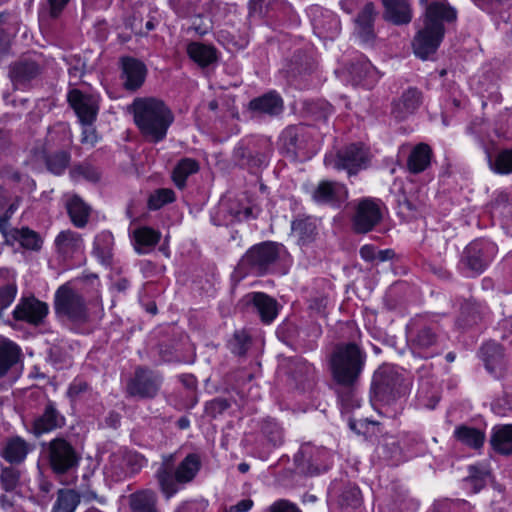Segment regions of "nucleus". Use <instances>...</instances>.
<instances>
[{
    "label": "nucleus",
    "instance_id": "nucleus-1",
    "mask_svg": "<svg viewBox=\"0 0 512 512\" xmlns=\"http://www.w3.org/2000/svg\"><path fill=\"white\" fill-rule=\"evenodd\" d=\"M412 377L404 369L384 363L373 373L369 399L373 406L381 404L383 407L395 405L393 415L401 409L400 400L407 396L412 388Z\"/></svg>",
    "mask_w": 512,
    "mask_h": 512
},
{
    "label": "nucleus",
    "instance_id": "nucleus-2",
    "mask_svg": "<svg viewBox=\"0 0 512 512\" xmlns=\"http://www.w3.org/2000/svg\"><path fill=\"white\" fill-rule=\"evenodd\" d=\"M457 14L444 0H436L426 6L423 25L417 31L412 47L415 55L423 60L436 52L445 34V23L456 20Z\"/></svg>",
    "mask_w": 512,
    "mask_h": 512
},
{
    "label": "nucleus",
    "instance_id": "nucleus-3",
    "mask_svg": "<svg viewBox=\"0 0 512 512\" xmlns=\"http://www.w3.org/2000/svg\"><path fill=\"white\" fill-rule=\"evenodd\" d=\"M131 108L134 122L147 140L158 143L166 137L174 122V114L163 100L140 97L134 99Z\"/></svg>",
    "mask_w": 512,
    "mask_h": 512
},
{
    "label": "nucleus",
    "instance_id": "nucleus-4",
    "mask_svg": "<svg viewBox=\"0 0 512 512\" xmlns=\"http://www.w3.org/2000/svg\"><path fill=\"white\" fill-rule=\"evenodd\" d=\"M365 354H331L329 368L333 380L340 386L338 398L347 409L360 407L357 384L365 367Z\"/></svg>",
    "mask_w": 512,
    "mask_h": 512
},
{
    "label": "nucleus",
    "instance_id": "nucleus-5",
    "mask_svg": "<svg viewBox=\"0 0 512 512\" xmlns=\"http://www.w3.org/2000/svg\"><path fill=\"white\" fill-rule=\"evenodd\" d=\"M174 461V454L163 455L155 472L159 488L166 499L172 498L193 482L202 466L201 458L196 453H189L176 467Z\"/></svg>",
    "mask_w": 512,
    "mask_h": 512
},
{
    "label": "nucleus",
    "instance_id": "nucleus-6",
    "mask_svg": "<svg viewBox=\"0 0 512 512\" xmlns=\"http://www.w3.org/2000/svg\"><path fill=\"white\" fill-rule=\"evenodd\" d=\"M284 251V246L275 242L256 244L242 256L238 268L244 274L262 275L280 258Z\"/></svg>",
    "mask_w": 512,
    "mask_h": 512
},
{
    "label": "nucleus",
    "instance_id": "nucleus-7",
    "mask_svg": "<svg viewBox=\"0 0 512 512\" xmlns=\"http://www.w3.org/2000/svg\"><path fill=\"white\" fill-rule=\"evenodd\" d=\"M162 383L163 376L160 372L138 366L127 382L126 393L128 396L138 399H153L158 395Z\"/></svg>",
    "mask_w": 512,
    "mask_h": 512
},
{
    "label": "nucleus",
    "instance_id": "nucleus-8",
    "mask_svg": "<svg viewBox=\"0 0 512 512\" xmlns=\"http://www.w3.org/2000/svg\"><path fill=\"white\" fill-rule=\"evenodd\" d=\"M353 207L351 222L357 233H368L382 221L384 207L379 199L364 197L354 201Z\"/></svg>",
    "mask_w": 512,
    "mask_h": 512
},
{
    "label": "nucleus",
    "instance_id": "nucleus-9",
    "mask_svg": "<svg viewBox=\"0 0 512 512\" xmlns=\"http://www.w3.org/2000/svg\"><path fill=\"white\" fill-rule=\"evenodd\" d=\"M294 460L299 473L314 476L329 469L332 455L325 448L303 444Z\"/></svg>",
    "mask_w": 512,
    "mask_h": 512
},
{
    "label": "nucleus",
    "instance_id": "nucleus-10",
    "mask_svg": "<svg viewBox=\"0 0 512 512\" xmlns=\"http://www.w3.org/2000/svg\"><path fill=\"white\" fill-rule=\"evenodd\" d=\"M54 306L57 315L66 317L72 322L82 323L88 318L82 296L67 285H62L56 291Z\"/></svg>",
    "mask_w": 512,
    "mask_h": 512
},
{
    "label": "nucleus",
    "instance_id": "nucleus-11",
    "mask_svg": "<svg viewBox=\"0 0 512 512\" xmlns=\"http://www.w3.org/2000/svg\"><path fill=\"white\" fill-rule=\"evenodd\" d=\"M369 158V151L364 146L352 144L339 151L336 156H327L325 164L336 170H346L352 176L368 165Z\"/></svg>",
    "mask_w": 512,
    "mask_h": 512
},
{
    "label": "nucleus",
    "instance_id": "nucleus-12",
    "mask_svg": "<svg viewBox=\"0 0 512 512\" xmlns=\"http://www.w3.org/2000/svg\"><path fill=\"white\" fill-rule=\"evenodd\" d=\"M46 454L53 472L64 474L78 464L73 446L63 438H55L47 444Z\"/></svg>",
    "mask_w": 512,
    "mask_h": 512
},
{
    "label": "nucleus",
    "instance_id": "nucleus-13",
    "mask_svg": "<svg viewBox=\"0 0 512 512\" xmlns=\"http://www.w3.org/2000/svg\"><path fill=\"white\" fill-rule=\"evenodd\" d=\"M495 252V246L487 241H473L463 251L461 264L469 271L471 275L482 273Z\"/></svg>",
    "mask_w": 512,
    "mask_h": 512
},
{
    "label": "nucleus",
    "instance_id": "nucleus-14",
    "mask_svg": "<svg viewBox=\"0 0 512 512\" xmlns=\"http://www.w3.org/2000/svg\"><path fill=\"white\" fill-rule=\"evenodd\" d=\"M67 99L82 125H92L96 120L99 110L98 97L74 89L68 93Z\"/></svg>",
    "mask_w": 512,
    "mask_h": 512
},
{
    "label": "nucleus",
    "instance_id": "nucleus-15",
    "mask_svg": "<svg viewBox=\"0 0 512 512\" xmlns=\"http://www.w3.org/2000/svg\"><path fill=\"white\" fill-rule=\"evenodd\" d=\"M42 68L43 61L40 56H28L10 66L9 76L16 88H23L40 75Z\"/></svg>",
    "mask_w": 512,
    "mask_h": 512
},
{
    "label": "nucleus",
    "instance_id": "nucleus-16",
    "mask_svg": "<svg viewBox=\"0 0 512 512\" xmlns=\"http://www.w3.org/2000/svg\"><path fill=\"white\" fill-rule=\"evenodd\" d=\"M48 311V305L35 297L21 298L13 311V316L16 320L38 326L43 323Z\"/></svg>",
    "mask_w": 512,
    "mask_h": 512
},
{
    "label": "nucleus",
    "instance_id": "nucleus-17",
    "mask_svg": "<svg viewBox=\"0 0 512 512\" xmlns=\"http://www.w3.org/2000/svg\"><path fill=\"white\" fill-rule=\"evenodd\" d=\"M312 198L320 204L340 205L348 198V190L344 184L336 181L323 180L318 183Z\"/></svg>",
    "mask_w": 512,
    "mask_h": 512
},
{
    "label": "nucleus",
    "instance_id": "nucleus-18",
    "mask_svg": "<svg viewBox=\"0 0 512 512\" xmlns=\"http://www.w3.org/2000/svg\"><path fill=\"white\" fill-rule=\"evenodd\" d=\"M33 450V444L20 436H12L3 442L0 448V456L11 465H18L23 463L27 455Z\"/></svg>",
    "mask_w": 512,
    "mask_h": 512
},
{
    "label": "nucleus",
    "instance_id": "nucleus-19",
    "mask_svg": "<svg viewBox=\"0 0 512 512\" xmlns=\"http://www.w3.org/2000/svg\"><path fill=\"white\" fill-rule=\"evenodd\" d=\"M247 303H251L264 324L272 323L280 309L278 302L262 292H253L245 297Z\"/></svg>",
    "mask_w": 512,
    "mask_h": 512
},
{
    "label": "nucleus",
    "instance_id": "nucleus-20",
    "mask_svg": "<svg viewBox=\"0 0 512 512\" xmlns=\"http://www.w3.org/2000/svg\"><path fill=\"white\" fill-rule=\"evenodd\" d=\"M146 74V66L141 61L130 57L122 59V79L126 89L134 91L140 88Z\"/></svg>",
    "mask_w": 512,
    "mask_h": 512
},
{
    "label": "nucleus",
    "instance_id": "nucleus-21",
    "mask_svg": "<svg viewBox=\"0 0 512 512\" xmlns=\"http://www.w3.org/2000/svg\"><path fill=\"white\" fill-rule=\"evenodd\" d=\"M421 104V93L409 88L392 103L391 114L396 120H404L413 114Z\"/></svg>",
    "mask_w": 512,
    "mask_h": 512
},
{
    "label": "nucleus",
    "instance_id": "nucleus-22",
    "mask_svg": "<svg viewBox=\"0 0 512 512\" xmlns=\"http://www.w3.org/2000/svg\"><path fill=\"white\" fill-rule=\"evenodd\" d=\"M56 251L64 258H70L84 249L81 235L72 230L61 231L54 240Z\"/></svg>",
    "mask_w": 512,
    "mask_h": 512
},
{
    "label": "nucleus",
    "instance_id": "nucleus-23",
    "mask_svg": "<svg viewBox=\"0 0 512 512\" xmlns=\"http://www.w3.org/2000/svg\"><path fill=\"white\" fill-rule=\"evenodd\" d=\"M377 16L372 2L365 4L355 19V32L363 42H369L374 38V21Z\"/></svg>",
    "mask_w": 512,
    "mask_h": 512
},
{
    "label": "nucleus",
    "instance_id": "nucleus-24",
    "mask_svg": "<svg viewBox=\"0 0 512 512\" xmlns=\"http://www.w3.org/2000/svg\"><path fill=\"white\" fill-rule=\"evenodd\" d=\"M64 418L56 410L54 404L49 402L43 414L37 417L33 423V433L40 436L49 433L63 424Z\"/></svg>",
    "mask_w": 512,
    "mask_h": 512
},
{
    "label": "nucleus",
    "instance_id": "nucleus-25",
    "mask_svg": "<svg viewBox=\"0 0 512 512\" xmlns=\"http://www.w3.org/2000/svg\"><path fill=\"white\" fill-rule=\"evenodd\" d=\"M249 108L259 114L276 116L283 111V100L279 94L272 91L251 100Z\"/></svg>",
    "mask_w": 512,
    "mask_h": 512
},
{
    "label": "nucleus",
    "instance_id": "nucleus-26",
    "mask_svg": "<svg viewBox=\"0 0 512 512\" xmlns=\"http://www.w3.org/2000/svg\"><path fill=\"white\" fill-rule=\"evenodd\" d=\"M433 152L426 143L417 144L410 152L407 159V168L413 174L425 171L431 163Z\"/></svg>",
    "mask_w": 512,
    "mask_h": 512
},
{
    "label": "nucleus",
    "instance_id": "nucleus-27",
    "mask_svg": "<svg viewBox=\"0 0 512 512\" xmlns=\"http://www.w3.org/2000/svg\"><path fill=\"white\" fill-rule=\"evenodd\" d=\"M17 295L15 274L7 269H0V314L8 308Z\"/></svg>",
    "mask_w": 512,
    "mask_h": 512
},
{
    "label": "nucleus",
    "instance_id": "nucleus-28",
    "mask_svg": "<svg viewBox=\"0 0 512 512\" xmlns=\"http://www.w3.org/2000/svg\"><path fill=\"white\" fill-rule=\"evenodd\" d=\"M385 18L394 24H407L412 19L410 5L406 0H382Z\"/></svg>",
    "mask_w": 512,
    "mask_h": 512
},
{
    "label": "nucleus",
    "instance_id": "nucleus-29",
    "mask_svg": "<svg viewBox=\"0 0 512 512\" xmlns=\"http://www.w3.org/2000/svg\"><path fill=\"white\" fill-rule=\"evenodd\" d=\"M490 444L493 450L501 455L512 454V424L494 426Z\"/></svg>",
    "mask_w": 512,
    "mask_h": 512
},
{
    "label": "nucleus",
    "instance_id": "nucleus-30",
    "mask_svg": "<svg viewBox=\"0 0 512 512\" xmlns=\"http://www.w3.org/2000/svg\"><path fill=\"white\" fill-rule=\"evenodd\" d=\"M161 233L150 227H140L133 231V242L138 254H146L160 241Z\"/></svg>",
    "mask_w": 512,
    "mask_h": 512
},
{
    "label": "nucleus",
    "instance_id": "nucleus-31",
    "mask_svg": "<svg viewBox=\"0 0 512 512\" xmlns=\"http://www.w3.org/2000/svg\"><path fill=\"white\" fill-rule=\"evenodd\" d=\"M157 494L151 489H144L129 496L131 512H158Z\"/></svg>",
    "mask_w": 512,
    "mask_h": 512
},
{
    "label": "nucleus",
    "instance_id": "nucleus-32",
    "mask_svg": "<svg viewBox=\"0 0 512 512\" xmlns=\"http://www.w3.org/2000/svg\"><path fill=\"white\" fill-rule=\"evenodd\" d=\"M67 212L71 222L77 228H83L88 223L91 208L79 196L72 195L66 202Z\"/></svg>",
    "mask_w": 512,
    "mask_h": 512
},
{
    "label": "nucleus",
    "instance_id": "nucleus-33",
    "mask_svg": "<svg viewBox=\"0 0 512 512\" xmlns=\"http://www.w3.org/2000/svg\"><path fill=\"white\" fill-rule=\"evenodd\" d=\"M187 54L201 67L209 66L217 61L216 49L200 42L190 43L187 46Z\"/></svg>",
    "mask_w": 512,
    "mask_h": 512
},
{
    "label": "nucleus",
    "instance_id": "nucleus-34",
    "mask_svg": "<svg viewBox=\"0 0 512 512\" xmlns=\"http://www.w3.org/2000/svg\"><path fill=\"white\" fill-rule=\"evenodd\" d=\"M468 476L464 479L465 486L473 493L479 492L487 482L490 472L487 465L483 463L470 465L468 467Z\"/></svg>",
    "mask_w": 512,
    "mask_h": 512
},
{
    "label": "nucleus",
    "instance_id": "nucleus-35",
    "mask_svg": "<svg viewBox=\"0 0 512 512\" xmlns=\"http://www.w3.org/2000/svg\"><path fill=\"white\" fill-rule=\"evenodd\" d=\"M292 235L298 244L304 245L310 242L316 235V223L308 217L297 218L292 222Z\"/></svg>",
    "mask_w": 512,
    "mask_h": 512
},
{
    "label": "nucleus",
    "instance_id": "nucleus-36",
    "mask_svg": "<svg viewBox=\"0 0 512 512\" xmlns=\"http://www.w3.org/2000/svg\"><path fill=\"white\" fill-rule=\"evenodd\" d=\"M454 436L464 445L474 449L482 447L485 440V434L481 430L465 425L457 427Z\"/></svg>",
    "mask_w": 512,
    "mask_h": 512
},
{
    "label": "nucleus",
    "instance_id": "nucleus-37",
    "mask_svg": "<svg viewBox=\"0 0 512 512\" xmlns=\"http://www.w3.org/2000/svg\"><path fill=\"white\" fill-rule=\"evenodd\" d=\"M350 73L356 84L363 83L366 86H371L377 80V72L367 60L352 64Z\"/></svg>",
    "mask_w": 512,
    "mask_h": 512
},
{
    "label": "nucleus",
    "instance_id": "nucleus-38",
    "mask_svg": "<svg viewBox=\"0 0 512 512\" xmlns=\"http://www.w3.org/2000/svg\"><path fill=\"white\" fill-rule=\"evenodd\" d=\"M199 170V164L196 160L192 158H184L178 162V164L175 166L173 173H172V179L175 183V185L182 189L186 185L187 178L198 172Z\"/></svg>",
    "mask_w": 512,
    "mask_h": 512
},
{
    "label": "nucleus",
    "instance_id": "nucleus-39",
    "mask_svg": "<svg viewBox=\"0 0 512 512\" xmlns=\"http://www.w3.org/2000/svg\"><path fill=\"white\" fill-rule=\"evenodd\" d=\"M303 126H289L281 134L283 147L292 154H296L303 147Z\"/></svg>",
    "mask_w": 512,
    "mask_h": 512
},
{
    "label": "nucleus",
    "instance_id": "nucleus-40",
    "mask_svg": "<svg viewBox=\"0 0 512 512\" xmlns=\"http://www.w3.org/2000/svg\"><path fill=\"white\" fill-rule=\"evenodd\" d=\"M113 240L108 231L99 233L94 239L93 253L102 263H108L112 258Z\"/></svg>",
    "mask_w": 512,
    "mask_h": 512
},
{
    "label": "nucleus",
    "instance_id": "nucleus-41",
    "mask_svg": "<svg viewBox=\"0 0 512 512\" xmlns=\"http://www.w3.org/2000/svg\"><path fill=\"white\" fill-rule=\"evenodd\" d=\"M79 503L80 497L77 492L71 489H60L51 512H75Z\"/></svg>",
    "mask_w": 512,
    "mask_h": 512
},
{
    "label": "nucleus",
    "instance_id": "nucleus-42",
    "mask_svg": "<svg viewBox=\"0 0 512 512\" xmlns=\"http://www.w3.org/2000/svg\"><path fill=\"white\" fill-rule=\"evenodd\" d=\"M493 216L512 222V192L501 191L491 205Z\"/></svg>",
    "mask_w": 512,
    "mask_h": 512
},
{
    "label": "nucleus",
    "instance_id": "nucleus-43",
    "mask_svg": "<svg viewBox=\"0 0 512 512\" xmlns=\"http://www.w3.org/2000/svg\"><path fill=\"white\" fill-rule=\"evenodd\" d=\"M70 159V153L67 151L52 153L46 158L47 169L55 175H61L68 167Z\"/></svg>",
    "mask_w": 512,
    "mask_h": 512
},
{
    "label": "nucleus",
    "instance_id": "nucleus-44",
    "mask_svg": "<svg viewBox=\"0 0 512 512\" xmlns=\"http://www.w3.org/2000/svg\"><path fill=\"white\" fill-rule=\"evenodd\" d=\"M419 404L428 409H434L439 402V392L435 387L430 388L429 383L423 382L418 390Z\"/></svg>",
    "mask_w": 512,
    "mask_h": 512
},
{
    "label": "nucleus",
    "instance_id": "nucleus-45",
    "mask_svg": "<svg viewBox=\"0 0 512 512\" xmlns=\"http://www.w3.org/2000/svg\"><path fill=\"white\" fill-rule=\"evenodd\" d=\"M361 502V492L356 486L346 487L339 497V505L343 509H356Z\"/></svg>",
    "mask_w": 512,
    "mask_h": 512
},
{
    "label": "nucleus",
    "instance_id": "nucleus-46",
    "mask_svg": "<svg viewBox=\"0 0 512 512\" xmlns=\"http://www.w3.org/2000/svg\"><path fill=\"white\" fill-rule=\"evenodd\" d=\"M20 481V472L14 467H2L0 473V485L6 492L14 491Z\"/></svg>",
    "mask_w": 512,
    "mask_h": 512
},
{
    "label": "nucleus",
    "instance_id": "nucleus-47",
    "mask_svg": "<svg viewBox=\"0 0 512 512\" xmlns=\"http://www.w3.org/2000/svg\"><path fill=\"white\" fill-rule=\"evenodd\" d=\"M471 505L465 500H443L434 504L432 512H471Z\"/></svg>",
    "mask_w": 512,
    "mask_h": 512
},
{
    "label": "nucleus",
    "instance_id": "nucleus-48",
    "mask_svg": "<svg viewBox=\"0 0 512 512\" xmlns=\"http://www.w3.org/2000/svg\"><path fill=\"white\" fill-rule=\"evenodd\" d=\"M492 170L498 174L512 173V150L501 151L495 162H490Z\"/></svg>",
    "mask_w": 512,
    "mask_h": 512
},
{
    "label": "nucleus",
    "instance_id": "nucleus-49",
    "mask_svg": "<svg viewBox=\"0 0 512 512\" xmlns=\"http://www.w3.org/2000/svg\"><path fill=\"white\" fill-rule=\"evenodd\" d=\"M174 199L175 193L173 190L167 188L159 189L150 196L148 201L149 208L153 210L159 209L163 205L173 202Z\"/></svg>",
    "mask_w": 512,
    "mask_h": 512
},
{
    "label": "nucleus",
    "instance_id": "nucleus-50",
    "mask_svg": "<svg viewBox=\"0 0 512 512\" xmlns=\"http://www.w3.org/2000/svg\"><path fill=\"white\" fill-rule=\"evenodd\" d=\"M262 432L274 446L280 445L283 441L282 429L272 419H268L264 422Z\"/></svg>",
    "mask_w": 512,
    "mask_h": 512
},
{
    "label": "nucleus",
    "instance_id": "nucleus-51",
    "mask_svg": "<svg viewBox=\"0 0 512 512\" xmlns=\"http://www.w3.org/2000/svg\"><path fill=\"white\" fill-rule=\"evenodd\" d=\"M231 346L233 349L239 350V352H247L252 349H257L253 339L244 330L235 332L231 341Z\"/></svg>",
    "mask_w": 512,
    "mask_h": 512
},
{
    "label": "nucleus",
    "instance_id": "nucleus-52",
    "mask_svg": "<svg viewBox=\"0 0 512 512\" xmlns=\"http://www.w3.org/2000/svg\"><path fill=\"white\" fill-rule=\"evenodd\" d=\"M70 175L74 179H79L80 177L87 179L89 181H97L99 179L98 170L88 163H83L78 166H75L70 171Z\"/></svg>",
    "mask_w": 512,
    "mask_h": 512
},
{
    "label": "nucleus",
    "instance_id": "nucleus-53",
    "mask_svg": "<svg viewBox=\"0 0 512 512\" xmlns=\"http://www.w3.org/2000/svg\"><path fill=\"white\" fill-rule=\"evenodd\" d=\"M17 239L25 248L36 250L40 248V239L38 235L29 229H21L18 232Z\"/></svg>",
    "mask_w": 512,
    "mask_h": 512
},
{
    "label": "nucleus",
    "instance_id": "nucleus-54",
    "mask_svg": "<svg viewBox=\"0 0 512 512\" xmlns=\"http://www.w3.org/2000/svg\"><path fill=\"white\" fill-rule=\"evenodd\" d=\"M88 390L89 386L85 381L81 379H74L68 387L67 396L70 399V401L75 402L83 394L88 392Z\"/></svg>",
    "mask_w": 512,
    "mask_h": 512
},
{
    "label": "nucleus",
    "instance_id": "nucleus-55",
    "mask_svg": "<svg viewBox=\"0 0 512 512\" xmlns=\"http://www.w3.org/2000/svg\"><path fill=\"white\" fill-rule=\"evenodd\" d=\"M282 0H250L249 8L252 13L263 14L281 4Z\"/></svg>",
    "mask_w": 512,
    "mask_h": 512
},
{
    "label": "nucleus",
    "instance_id": "nucleus-56",
    "mask_svg": "<svg viewBox=\"0 0 512 512\" xmlns=\"http://www.w3.org/2000/svg\"><path fill=\"white\" fill-rule=\"evenodd\" d=\"M268 512H302L298 506L289 500L280 499L272 503Z\"/></svg>",
    "mask_w": 512,
    "mask_h": 512
},
{
    "label": "nucleus",
    "instance_id": "nucleus-57",
    "mask_svg": "<svg viewBox=\"0 0 512 512\" xmlns=\"http://www.w3.org/2000/svg\"><path fill=\"white\" fill-rule=\"evenodd\" d=\"M482 361L487 371L491 374L497 372L502 364L501 354H482Z\"/></svg>",
    "mask_w": 512,
    "mask_h": 512
},
{
    "label": "nucleus",
    "instance_id": "nucleus-58",
    "mask_svg": "<svg viewBox=\"0 0 512 512\" xmlns=\"http://www.w3.org/2000/svg\"><path fill=\"white\" fill-rule=\"evenodd\" d=\"M435 341V335L434 333L428 329H422L416 338V342L418 343L419 347L422 349L429 348Z\"/></svg>",
    "mask_w": 512,
    "mask_h": 512
},
{
    "label": "nucleus",
    "instance_id": "nucleus-59",
    "mask_svg": "<svg viewBox=\"0 0 512 512\" xmlns=\"http://www.w3.org/2000/svg\"><path fill=\"white\" fill-rule=\"evenodd\" d=\"M70 0H47L48 14L51 18H57L65 9Z\"/></svg>",
    "mask_w": 512,
    "mask_h": 512
},
{
    "label": "nucleus",
    "instance_id": "nucleus-60",
    "mask_svg": "<svg viewBox=\"0 0 512 512\" xmlns=\"http://www.w3.org/2000/svg\"><path fill=\"white\" fill-rule=\"evenodd\" d=\"M17 355L18 354H0V377L4 376L18 361Z\"/></svg>",
    "mask_w": 512,
    "mask_h": 512
},
{
    "label": "nucleus",
    "instance_id": "nucleus-61",
    "mask_svg": "<svg viewBox=\"0 0 512 512\" xmlns=\"http://www.w3.org/2000/svg\"><path fill=\"white\" fill-rule=\"evenodd\" d=\"M83 126L84 127L82 130L81 142L85 145H89L90 147H93L98 141L96 131L93 127H91V125H83Z\"/></svg>",
    "mask_w": 512,
    "mask_h": 512
},
{
    "label": "nucleus",
    "instance_id": "nucleus-62",
    "mask_svg": "<svg viewBox=\"0 0 512 512\" xmlns=\"http://www.w3.org/2000/svg\"><path fill=\"white\" fill-rule=\"evenodd\" d=\"M229 407V402L224 398H216L209 403V409L217 413H222Z\"/></svg>",
    "mask_w": 512,
    "mask_h": 512
},
{
    "label": "nucleus",
    "instance_id": "nucleus-63",
    "mask_svg": "<svg viewBox=\"0 0 512 512\" xmlns=\"http://www.w3.org/2000/svg\"><path fill=\"white\" fill-rule=\"evenodd\" d=\"M360 256L365 261H374L377 259V251L373 245H364L360 249Z\"/></svg>",
    "mask_w": 512,
    "mask_h": 512
},
{
    "label": "nucleus",
    "instance_id": "nucleus-64",
    "mask_svg": "<svg viewBox=\"0 0 512 512\" xmlns=\"http://www.w3.org/2000/svg\"><path fill=\"white\" fill-rule=\"evenodd\" d=\"M253 506L251 499H243L230 507V512H248Z\"/></svg>",
    "mask_w": 512,
    "mask_h": 512
}]
</instances>
